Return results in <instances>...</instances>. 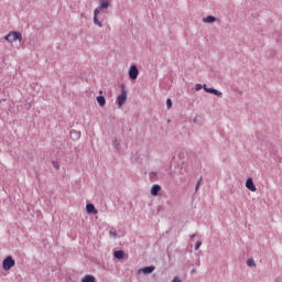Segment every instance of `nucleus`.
Here are the masks:
<instances>
[{
  "instance_id": "1",
  "label": "nucleus",
  "mask_w": 282,
  "mask_h": 282,
  "mask_svg": "<svg viewBox=\"0 0 282 282\" xmlns=\"http://www.w3.org/2000/svg\"><path fill=\"white\" fill-rule=\"evenodd\" d=\"M109 8V0H102L99 3V8L94 10V23L98 28H102V22L98 19V14H100V10H107Z\"/></svg>"
},
{
  "instance_id": "2",
  "label": "nucleus",
  "mask_w": 282,
  "mask_h": 282,
  "mask_svg": "<svg viewBox=\"0 0 282 282\" xmlns=\"http://www.w3.org/2000/svg\"><path fill=\"white\" fill-rule=\"evenodd\" d=\"M6 41L8 43H15V41H23V35L20 32L11 31L6 35Z\"/></svg>"
},
{
  "instance_id": "3",
  "label": "nucleus",
  "mask_w": 282,
  "mask_h": 282,
  "mask_svg": "<svg viewBox=\"0 0 282 282\" xmlns=\"http://www.w3.org/2000/svg\"><path fill=\"white\" fill-rule=\"evenodd\" d=\"M14 265H17V261L12 259V256L7 257L2 262V268L6 270V272H8V270H12Z\"/></svg>"
},
{
  "instance_id": "4",
  "label": "nucleus",
  "mask_w": 282,
  "mask_h": 282,
  "mask_svg": "<svg viewBox=\"0 0 282 282\" xmlns=\"http://www.w3.org/2000/svg\"><path fill=\"white\" fill-rule=\"evenodd\" d=\"M139 74H140V70H138V66L131 65V66H130V69H129V78H130L131 80H137Z\"/></svg>"
},
{
  "instance_id": "5",
  "label": "nucleus",
  "mask_w": 282,
  "mask_h": 282,
  "mask_svg": "<svg viewBox=\"0 0 282 282\" xmlns=\"http://www.w3.org/2000/svg\"><path fill=\"white\" fill-rule=\"evenodd\" d=\"M124 102H127V90L124 89V86H122L121 95H119L117 98L118 107H122Z\"/></svg>"
},
{
  "instance_id": "6",
  "label": "nucleus",
  "mask_w": 282,
  "mask_h": 282,
  "mask_svg": "<svg viewBox=\"0 0 282 282\" xmlns=\"http://www.w3.org/2000/svg\"><path fill=\"white\" fill-rule=\"evenodd\" d=\"M246 187L252 193H257V186L254 185V181H252V178L247 180Z\"/></svg>"
},
{
  "instance_id": "7",
  "label": "nucleus",
  "mask_w": 282,
  "mask_h": 282,
  "mask_svg": "<svg viewBox=\"0 0 282 282\" xmlns=\"http://www.w3.org/2000/svg\"><path fill=\"white\" fill-rule=\"evenodd\" d=\"M155 270V267H145L138 270V274H152Z\"/></svg>"
},
{
  "instance_id": "8",
  "label": "nucleus",
  "mask_w": 282,
  "mask_h": 282,
  "mask_svg": "<svg viewBox=\"0 0 282 282\" xmlns=\"http://www.w3.org/2000/svg\"><path fill=\"white\" fill-rule=\"evenodd\" d=\"M203 89H205V91L207 94H214V96H223L221 91H219L215 88H208V87H206V85H204Z\"/></svg>"
},
{
  "instance_id": "9",
  "label": "nucleus",
  "mask_w": 282,
  "mask_h": 282,
  "mask_svg": "<svg viewBox=\"0 0 282 282\" xmlns=\"http://www.w3.org/2000/svg\"><path fill=\"white\" fill-rule=\"evenodd\" d=\"M86 212L93 215H98V210L96 209V207L94 206V204H87L86 205Z\"/></svg>"
},
{
  "instance_id": "10",
  "label": "nucleus",
  "mask_w": 282,
  "mask_h": 282,
  "mask_svg": "<svg viewBox=\"0 0 282 282\" xmlns=\"http://www.w3.org/2000/svg\"><path fill=\"white\" fill-rule=\"evenodd\" d=\"M160 191H162V186L153 185L151 188V195H153V197H156V195H158V193H160Z\"/></svg>"
},
{
  "instance_id": "11",
  "label": "nucleus",
  "mask_w": 282,
  "mask_h": 282,
  "mask_svg": "<svg viewBox=\"0 0 282 282\" xmlns=\"http://www.w3.org/2000/svg\"><path fill=\"white\" fill-rule=\"evenodd\" d=\"M96 100H97L99 107H105V105H107V99H105V96H98L96 98Z\"/></svg>"
},
{
  "instance_id": "12",
  "label": "nucleus",
  "mask_w": 282,
  "mask_h": 282,
  "mask_svg": "<svg viewBox=\"0 0 282 282\" xmlns=\"http://www.w3.org/2000/svg\"><path fill=\"white\" fill-rule=\"evenodd\" d=\"M204 23H215V21H217V18L213 17V15H208L206 18L203 19Z\"/></svg>"
},
{
  "instance_id": "13",
  "label": "nucleus",
  "mask_w": 282,
  "mask_h": 282,
  "mask_svg": "<svg viewBox=\"0 0 282 282\" xmlns=\"http://www.w3.org/2000/svg\"><path fill=\"white\" fill-rule=\"evenodd\" d=\"M82 282H96V278H94V275H85Z\"/></svg>"
},
{
  "instance_id": "14",
  "label": "nucleus",
  "mask_w": 282,
  "mask_h": 282,
  "mask_svg": "<svg viewBox=\"0 0 282 282\" xmlns=\"http://www.w3.org/2000/svg\"><path fill=\"white\" fill-rule=\"evenodd\" d=\"M116 259H124V251L119 250L115 252Z\"/></svg>"
},
{
  "instance_id": "15",
  "label": "nucleus",
  "mask_w": 282,
  "mask_h": 282,
  "mask_svg": "<svg viewBox=\"0 0 282 282\" xmlns=\"http://www.w3.org/2000/svg\"><path fill=\"white\" fill-rule=\"evenodd\" d=\"M247 265H248L249 268H256V267H257V263L254 262V259H249V260L247 261Z\"/></svg>"
},
{
  "instance_id": "16",
  "label": "nucleus",
  "mask_w": 282,
  "mask_h": 282,
  "mask_svg": "<svg viewBox=\"0 0 282 282\" xmlns=\"http://www.w3.org/2000/svg\"><path fill=\"white\" fill-rule=\"evenodd\" d=\"M166 106H167V109H171V107H173V101L171 99H167Z\"/></svg>"
},
{
  "instance_id": "17",
  "label": "nucleus",
  "mask_w": 282,
  "mask_h": 282,
  "mask_svg": "<svg viewBox=\"0 0 282 282\" xmlns=\"http://www.w3.org/2000/svg\"><path fill=\"white\" fill-rule=\"evenodd\" d=\"M203 88H204V86H202V84H196V86H195L196 91H199Z\"/></svg>"
},
{
  "instance_id": "18",
  "label": "nucleus",
  "mask_w": 282,
  "mask_h": 282,
  "mask_svg": "<svg viewBox=\"0 0 282 282\" xmlns=\"http://www.w3.org/2000/svg\"><path fill=\"white\" fill-rule=\"evenodd\" d=\"M110 237H118V232H116V230H110Z\"/></svg>"
},
{
  "instance_id": "19",
  "label": "nucleus",
  "mask_w": 282,
  "mask_h": 282,
  "mask_svg": "<svg viewBox=\"0 0 282 282\" xmlns=\"http://www.w3.org/2000/svg\"><path fill=\"white\" fill-rule=\"evenodd\" d=\"M202 248V241H197L195 246V250H199Z\"/></svg>"
},
{
  "instance_id": "20",
  "label": "nucleus",
  "mask_w": 282,
  "mask_h": 282,
  "mask_svg": "<svg viewBox=\"0 0 282 282\" xmlns=\"http://www.w3.org/2000/svg\"><path fill=\"white\" fill-rule=\"evenodd\" d=\"M74 133H76L77 138H80V133L76 132V131H70V135H74Z\"/></svg>"
},
{
  "instance_id": "21",
  "label": "nucleus",
  "mask_w": 282,
  "mask_h": 282,
  "mask_svg": "<svg viewBox=\"0 0 282 282\" xmlns=\"http://www.w3.org/2000/svg\"><path fill=\"white\" fill-rule=\"evenodd\" d=\"M172 282H182V279L175 276Z\"/></svg>"
},
{
  "instance_id": "22",
  "label": "nucleus",
  "mask_w": 282,
  "mask_h": 282,
  "mask_svg": "<svg viewBox=\"0 0 282 282\" xmlns=\"http://www.w3.org/2000/svg\"><path fill=\"white\" fill-rule=\"evenodd\" d=\"M199 184H202V178L197 183L196 191L199 188Z\"/></svg>"
},
{
  "instance_id": "23",
  "label": "nucleus",
  "mask_w": 282,
  "mask_h": 282,
  "mask_svg": "<svg viewBox=\"0 0 282 282\" xmlns=\"http://www.w3.org/2000/svg\"><path fill=\"white\" fill-rule=\"evenodd\" d=\"M195 272H197V270L193 269V270H192V274H195Z\"/></svg>"
},
{
  "instance_id": "24",
  "label": "nucleus",
  "mask_w": 282,
  "mask_h": 282,
  "mask_svg": "<svg viewBox=\"0 0 282 282\" xmlns=\"http://www.w3.org/2000/svg\"><path fill=\"white\" fill-rule=\"evenodd\" d=\"M99 94H102V90H99Z\"/></svg>"
}]
</instances>
